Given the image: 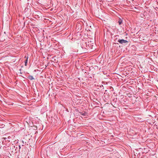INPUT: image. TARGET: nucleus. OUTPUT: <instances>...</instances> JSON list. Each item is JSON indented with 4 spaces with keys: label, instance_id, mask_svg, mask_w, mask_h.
I'll list each match as a JSON object with an SVG mask.
<instances>
[{
    "label": "nucleus",
    "instance_id": "obj_2",
    "mask_svg": "<svg viewBox=\"0 0 158 158\" xmlns=\"http://www.w3.org/2000/svg\"><path fill=\"white\" fill-rule=\"evenodd\" d=\"M81 114L83 115V116H87V113H86L85 112H81L80 113Z\"/></svg>",
    "mask_w": 158,
    "mask_h": 158
},
{
    "label": "nucleus",
    "instance_id": "obj_12",
    "mask_svg": "<svg viewBox=\"0 0 158 158\" xmlns=\"http://www.w3.org/2000/svg\"><path fill=\"white\" fill-rule=\"evenodd\" d=\"M132 0V1H134V0Z\"/></svg>",
    "mask_w": 158,
    "mask_h": 158
},
{
    "label": "nucleus",
    "instance_id": "obj_6",
    "mask_svg": "<svg viewBox=\"0 0 158 158\" xmlns=\"http://www.w3.org/2000/svg\"><path fill=\"white\" fill-rule=\"evenodd\" d=\"M3 139H4L5 140H6L7 141L10 142V141L7 139V138L6 137H3Z\"/></svg>",
    "mask_w": 158,
    "mask_h": 158
},
{
    "label": "nucleus",
    "instance_id": "obj_10",
    "mask_svg": "<svg viewBox=\"0 0 158 158\" xmlns=\"http://www.w3.org/2000/svg\"><path fill=\"white\" fill-rule=\"evenodd\" d=\"M21 69H19V71H21Z\"/></svg>",
    "mask_w": 158,
    "mask_h": 158
},
{
    "label": "nucleus",
    "instance_id": "obj_7",
    "mask_svg": "<svg viewBox=\"0 0 158 158\" xmlns=\"http://www.w3.org/2000/svg\"><path fill=\"white\" fill-rule=\"evenodd\" d=\"M11 137L10 136H9L8 137L7 139H10L11 138Z\"/></svg>",
    "mask_w": 158,
    "mask_h": 158
},
{
    "label": "nucleus",
    "instance_id": "obj_4",
    "mask_svg": "<svg viewBox=\"0 0 158 158\" xmlns=\"http://www.w3.org/2000/svg\"><path fill=\"white\" fill-rule=\"evenodd\" d=\"M28 61V57H27L26 60H25V65L26 66L27 65V63Z\"/></svg>",
    "mask_w": 158,
    "mask_h": 158
},
{
    "label": "nucleus",
    "instance_id": "obj_8",
    "mask_svg": "<svg viewBox=\"0 0 158 158\" xmlns=\"http://www.w3.org/2000/svg\"><path fill=\"white\" fill-rule=\"evenodd\" d=\"M22 143H23V144L22 145V146H23V144H24V142L23 140H22Z\"/></svg>",
    "mask_w": 158,
    "mask_h": 158
},
{
    "label": "nucleus",
    "instance_id": "obj_1",
    "mask_svg": "<svg viewBox=\"0 0 158 158\" xmlns=\"http://www.w3.org/2000/svg\"><path fill=\"white\" fill-rule=\"evenodd\" d=\"M118 42L121 44H127L128 42V41L127 40H124L123 39H119L118 40Z\"/></svg>",
    "mask_w": 158,
    "mask_h": 158
},
{
    "label": "nucleus",
    "instance_id": "obj_11",
    "mask_svg": "<svg viewBox=\"0 0 158 158\" xmlns=\"http://www.w3.org/2000/svg\"><path fill=\"white\" fill-rule=\"evenodd\" d=\"M20 74H22V72H20Z\"/></svg>",
    "mask_w": 158,
    "mask_h": 158
},
{
    "label": "nucleus",
    "instance_id": "obj_3",
    "mask_svg": "<svg viewBox=\"0 0 158 158\" xmlns=\"http://www.w3.org/2000/svg\"><path fill=\"white\" fill-rule=\"evenodd\" d=\"M27 78L29 80H32L34 79V78L33 77V76L31 75H29L27 77Z\"/></svg>",
    "mask_w": 158,
    "mask_h": 158
},
{
    "label": "nucleus",
    "instance_id": "obj_5",
    "mask_svg": "<svg viewBox=\"0 0 158 158\" xmlns=\"http://www.w3.org/2000/svg\"><path fill=\"white\" fill-rule=\"evenodd\" d=\"M122 23V20L121 19H119L118 21V23H119V25H121Z\"/></svg>",
    "mask_w": 158,
    "mask_h": 158
},
{
    "label": "nucleus",
    "instance_id": "obj_9",
    "mask_svg": "<svg viewBox=\"0 0 158 158\" xmlns=\"http://www.w3.org/2000/svg\"><path fill=\"white\" fill-rule=\"evenodd\" d=\"M19 149H20V148H21V147H20V145H19Z\"/></svg>",
    "mask_w": 158,
    "mask_h": 158
}]
</instances>
